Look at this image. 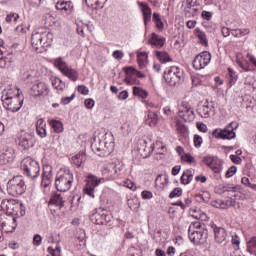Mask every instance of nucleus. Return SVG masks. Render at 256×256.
Here are the masks:
<instances>
[{
	"mask_svg": "<svg viewBox=\"0 0 256 256\" xmlns=\"http://www.w3.org/2000/svg\"><path fill=\"white\" fill-rule=\"evenodd\" d=\"M1 209L5 211L6 215L13 217L14 222L21 217H25L26 215V210L23 203L15 202V200H2Z\"/></svg>",
	"mask_w": 256,
	"mask_h": 256,
	"instance_id": "f257e3e1",
	"label": "nucleus"
},
{
	"mask_svg": "<svg viewBox=\"0 0 256 256\" xmlns=\"http://www.w3.org/2000/svg\"><path fill=\"white\" fill-rule=\"evenodd\" d=\"M13 90H7L3 92L1 96V101L3 103V107L7 109V111H11L12 113H17L23 107V100L19 99V93L17 95H12Z\"/></svg>",
	"mask_w": 256,
	"mask_h": 256,
	"instance_id": "f03ea898",
	"label": "nucleus"
},
{
	"mask_svg": "<svg viewBox=\"0 0 256 256\" xmlns=\"http://www.w3.org/2000/svg\"><path fill=\"white\" fill-rule=\"evenodd\" d=\"M73 185V173L69 169L60 170L55 179V187L57 191L65 193L69 191Z\"/></svg>",
	"mask_w": 256,
	"mask_h": 256,
	"instance_id": "7ed1b4c3",
	"label": "nucleus"
},
{
	"mask_svg": "<svg viewBox=\"0 0 256 256\" xmlns=\"http://www.w3.org/2000/svg\"><path fill=\"white\" fill-rule=\"evenodd\" d=\"M21 170L28 179L35 180L41 173V166H39V162L33 160V158L27 157L21 162Z\"/></svg>",
	"mask_w": 256,
	"mask_h": 256,
	"instance_id": "20e7f679",
	"label": "nucleus"
},
{
	"mask_svg": "<svg viewBox=\"0 0 256 256\" xmlns=\"http://www.w3.org/2000/svg\"><path fill=\"white\" fill-rule=\"evenodd\" d=\"M164 79L170 87H177L185 79V72L178 66H172L169 68L168 72H164Z\"/></svg>",
	"mask_w": 256,
	"mask_h": 256,
	"instance_id": "39448f33",
	"label": "nucleus"
},
{
	"mask_svg": "<svg viewBox=\"0 0 256 256\" xmlns=\"http://www.w3.org/2000/svg\"><path fill=\"white\" fill-rule=\"evenodd\" d=\"M27 190L23 176H15L7 183V193L12 197H19Z\"/></svg>",
	"mask_w": 256,
	"mask_h": 256,
	"instance_id": "423d86ee",
	"label": "nucleus"
},
{
	"mask_svg": "<svg viewBox=\"0 0 256 256\" xmlns=\"http://www.w3.org/2000/svg\"><path fill=\"white\" fill-rule=\"evenodd\" d=\"M239 128V123L237 122H231L229 125H227L223 129H215L212 133L213 137H216V139H235L236 134L235 130Z\"/></svg>",
	"mask_w": 256,
	"mask_h": 256,
	"instance_id": "0eeeda50",
	"label": "nucleus"
},
{
	"mask_svg": "<svg viewBox=\"0 0 256 256\" xmlns=\"http://www.w3.org/2000/svg\"><path fill=\"white\" fill-rule=\"evenodd\" d=\"M207 229L193 230V227L188 229V237L194 245H205L207 243Z\"/></svg>",
	"mask_w": 256,
	"mask_h": 256,
	"instance_id": "6e6552de",
	"label": "nucleus"
},
{
	"mask_svg": "<svg viewBox=\"0 0 256 256\" xmlns=\"http://www.w3.org/2000/svg\"><path fill=\"white\" fill-rule=\"evenodd\" d=\"M121 171H123V166L115 163L104 164L101 169L103 177L108 179V181L113 180L114 177H118V175L121 174Z\"/></svg>",
	"mask_w": 256,
	"mask_h": 256,
	"instance_id": "1a4fd4ad",
	"label": "nucleus"
},
{
	"mask_svg": "<svg viewBox=\"0 0 256 256\" xmlns=\"http://www.w3.org/2000/svg\"><path fill=\"white\" fill-rule=\"evenodd\" d=\"M20 79L25 85H34L39 81V73L35 69L23 68L20 72Z\"/></svg>",
	"mask_w": 256,
	"mask_h": 256,
	"instance_id": "9d476101",
	"label": "nucleus"
},
{
	"mask_svg": "<svg viewBox=\"0 0 256 256\" xmlns=\"http://www.w3.org/2000/svg\"><path fill=\"white\" fill-rule=\"evenodd\" d=\"M209 63H211V53L204 51L194 58L193 67L196 71H201V69H205Z\"/></svg>",
	"mask_w": 256,
	"mask_h": 256,
	"instance_id": "9b49d317",
	"label": "nucleus"
},
{
	"mask_svg": "<svg viewBox=\"0 0 256 256\" xmlns=\"http://www.w3.org/2000/svg\"><path fill=\"white\" fill-rule=\"evenodd\" d=\"M19 147L23 151H29V149L35 147V135L33 133H24L19 138Z\"/></svg>",
	"mask_w": 256,
	"mask_h": 256,
	"instance_id": "f8f14e48",
	"label": "nucleus"
},
{
	"mask_svg": "<svg viewBox=\"0 0 256 256\" xmlns=\"http://www.w3.org/2000/svg\"><path fill=\"white\" fill-rule=\"evenodd\" d=\"M92 223H95V225H108V227H111V221H113V216L109 214H100L98 212L93 213L90 217Z\"/></svg>",
	"mask_w": 256,
	"mask_h": 256,
	"instance_id": "ddd939ff",
	"label": "nucleus"
},
{
	"mask_svg": "<svg viewBox=\"0 0 256 256\" xmlns=\"http://www.w3.org/2000/svg\"><path fill=\"white\" fill-rule=\"evenodd\" d=\"M178 116L186 122L193 121L195 119V112L191 105L187 102L182 103V109L179 110Z\"/></svg>",
	"mask_w": 256,
	"mask_h": 256,
	"instance_id": "4468645a",
	"label": "nucleus"
},
{
	"mask_svg": "<svg viewBox=\"0 0 256 256\" xmlns=\"http://www.w3.org/2000/svg\"><path fill=\"white\" fill-rule=\"evenodd\" d=\"M47 89H49V86L45 84V82H40L38 80L30 88V95H32V97H41Z\"/></svg>",
	"mask_w": 256,
	"mask_h": 256,
	"instance_id": "2eb2a0df",
	"label": "nucleus"
},
{
	"mask_svg": "<svg viewBox=\"0 0 256 256\" xmlns=\"http://www.w3.org/2000/svg\"><path fill=\"white\" fill-rule=\"evenodd\" d=\"M45 32H33L32 33V38H31V43H32V47H34V49H39V47H45V42H43V39H45Z\"/></svg>",
	"mask_w": 256,
	"mask_h": 256,
	"instance_id": "dca6fc26",
	"label": "nucleus"
},
{
	"mask_svg": "<svg viewBox=\"0 0 256 256\" xmlns=\"http://www.w3.org/2000/svg\"><path fill=\"white\" fill-rule=\"evenodd\" d=\"M15 65V58L12 55L4 56L3 50L0 49V68L11 69Z\"/></svg>",
	"mask_w": 256,
	"mask_h": 256,
	"instance_id": "f3484780",
	"label": "nucleus"
},
{
	"mask_svg": "<svg viewBox=\"0 0 256 256\" xmlns=\"http://www.w3.org/2000/svg\"><path fill=\"white\" fill-rule=\"evenodd\" d=\"M212 111H215V107L213 104H209V102L206 101L204 105L198 109V115L203 117V119H209Z\"/></svg>",
	"mask_w": 256,
	"mask_h": 256,
	"instance_id": "a211bd4d",
	"label": "nucleus"
},
{
	"mask_svg": "<svg viewBox=\"0 0 256 256\" xmlns=\"http://www.w3.org/2000/svg\"><path fill=\"white\" fill-rule=\"evenodd\" d=\"M214 239L217 243H223L227 239V231L223 227L214 226Z\"/></svg>",
	"mask_w": 256,
	"mask_h": 256,
	"instance_id": "6ab92c4d",
	"label": "nucleus"
},
{
	"mask_svg": "<svg viewBox=\"0 0 256 256\" xmlns=\"http://www.w3.org/2000/svg\"><path fill=\"white\" fill-rule=\"evenodd\" d=\"M194 175H195V170L186 169L180 178V183L182 185H189V183H191V181H193Z\"/></svg>",
	"mask_w": 256,
	"mask_h": 256,
	"instance_id": "aec40b11",
	"label": "nucleus"
},
{
	"mask_svg": "<svg viewBox=\"0 0 256 256\" xmlns=\"http://www.w3.org/2000/svg\"><path fill=\"white\" fill-rule=\"evenodd\" d=\"M150 45H154L157 49H161L165 45V38L159 36L156 33H152L151 38L149 39Z\"/></svg>",
	"mask_w": 256,
	"mask_h": 256,
	"instance_id": "412c9836",
	"label": "nucleus"
},
{
	"mask_svg": "<svg viewBox=\"0 0 256 256\" xmlns=\"http://www.w3.org/2000/svg\"><path fill=\"white\" fill-rule=\"evenodd\" d=\"M102 181H105V178H98L93 174H89L86 186L95 189V187H99V185H101Z\"/></svg>",
	"mask_w": 256,
	"mask_h": 256,
	"instance_id": "4be33fe9",
	"label": "nucleus"
},
{
	"mask_svg": "<svg viewBox=\"0 0 256 256\" xmlns=\"http://www.w3.org/2000/svg\"><path fill=\"white\" fill-rule=\"evenodd\" d=\"M48 205H55L61 209V207H65V200H63L61 194H54L51 196Z\"/></svg>",
	"mask_w": 256,
	"mask_h": 256,
	"instance_id": "5701e85b",
	"label": "nucleus"
},
{
	"mask_svg": "<svg viewBox=\"0 0 256 256\" xmlns=\"http://www.w3.org/2000/svg\"><path fill=\"white\" fill-rule=\"evenodd\" d=\"M85 161H87V155H85V152H80L72 157V163L73 165H76V167H81Z\"/></svg>",
	"mask_w": 256,
	"mask_h": 256,
	"instance_id": "b1692460",
	"label": "nucleus"
},
{
	"mask_svg": "<svg viewBox=\"0 0 256 256\" xmlns=\"http://www.w3.org/2000/svg\"><path fill=\"white\" fill-rule=\"evenodd\" d=\"M142 13L144 18V25H147V23L151 22V8H149V5L142 3Z\"/></svg>",
	"mask_w": 256,
	"mask_h": 256,
	"instance_id": "393cba45",
	"label": "nucleus"
},
{
	"mask_svg": "<svg viewBox=\"0 0 256 256\" xmlns=\"http://www.w3.org/2000/svg\"><path fill=\"white\" fill-rule=\"evenodd\" d=\"M46 169H49V171H43L42 174V186L43 187H49L51 184V179L53 175L51 174V167H47Z\"/></svg>",
	"mask_w": 256,
	"mask_h": 256,
	"instance_id": "a878e982",
	"label": "nucleus"
},
{
	"mask_svg": "<svg viewBox=\"0 0 256 256\" xmlns=\"http://www.w3.org/2000/svg\"><path fill=\"white\" fill-rule=\"evenodd\" d=\"M54 65L56 69H59V71L63 74L69 66L67 65V62L63 61V58H56L54 60Z\"/></svg>",
	"mask_w": 256,
	"mask_h": 256,
	"instance_id": "bb28decb",
	"label": "nucleus"
},
{
	"mask_svg": "<svg viewBox=\"0 0 256 256\" xmlns=\"http://www.w3.org/2000/svg\"><path fill=\"white\" fill-rule=\"evenodd\" d=\"M49 125L52 127L54 133H63V122L59 120H50Z\"/></svg>",
	"mask_w": 256,
	"mask_h": 256,
	"instance_id": "cd10ccee",
	"label": "nucleus"
},
{
	"mask_svg": "<svg viewBox=\"0 0 256 256\" xmlns=\"http://www.w3.org/2000/svg\"><path fill=\"white\" fill-rule=\"evenodd\" d=\"M62 75H64L65 77H68V79H70V81H77V79H79V72H77V70L73 69V68H68Z\"/></svg>",
	"mask_w": 256,
	"mask_h": 256,
	"instance_id": "c85d7f7f",
	"label": "nucleus"
},
{
	"mask_svg": "<svg viewBox=\"0 0 256 256\" xmlns=\"http://www.w3.org/2000/svg\"><path fill=\"white\" fill-rule=\"evenodd\" d=\"M57 11H65L67 13V11H71L72 7H71V2H67V1H58L55 5Z\"/></svg>",
	"mask_w": 256,
	"mask_h": 256,
	"instance_id": "c756f323",
	"label": "nucleus"
},
{
	"mask_svg": "<svg viewBox=\"0 0 256 256\" xmlns=\"http://www.w3.org/2000/svg\"><path fill=\"white\" fill-rule=\"evenodd\" d=\"M155 54L157 59L160 60V63H169L173 61L167 52L156 51Z\"/></svg>",
	"mask_w": 256,
	"mask_h": 256,
	"instance_id": "7c9ffc66",
	"label": "nucleus"
},
{
	"mask_svg": "<svg viewBox=\"0 0 256 256\" xmlns=\"http://www.w3.org/2000/svg\"><path fill=\"white\" fill-rule=\"evenodd\" d=\"M2 156H4L8 162L11 163L13 159H15V150L11 147H6L3 151H1Z\"/></svg>",
	"mask_w": 256,
	"mask_h": 256,
	"instance_id": "2f4dec72",
	"label": "nucleus"
},
{
	"mask_svg": "<svg viewBox=\"0 0 256 256\" xmlns=\"http://www.w3.org/2000/svg\"><path fill=\"white\" fill-rule=\"evenodd\" d=\"M157 121H158L157 114H155L154 112H149L145 120V123L146 125H149V127H155V125H157Z\"/></svg>",
	"mask_w": 256,
	"mask_h": 256,
	"instance_id": "473e14b6",
	"label": "nucleus"
},
{
	"mask_svg": "<svg viewBox=\"0 0 256 256\" xmlns=\"http://www.w3.org/2000/svg\"><path fill=\"white\" fill-rule=\"evenodd\" d=\"M133 95H135L137 97H141V99H147V97L149 96V92H147V90H145L141 87L134 86L133 87Z\"/></svg>",
	"mask_w": 256,
	"mask_h": 256,
	"instance_id": "72a5a7b5",
	"label": "nucleus"
},
{
	"mask_svg": "<svg viewBox=\"0 0 256 256\" xmlns=\"http://www.w3.org/2000/svg\"><path fill=\"white\" fill-rule=\"evenodd\" d=\"M222 193H237L239 185L233 186L231 184H225L219 187Z\"/></svg>",
	"mask_w": 256,
	"mask_h": 256,
	"instance_id": "f704fd0d",
	"label": "nucleus"
},
{
	"mask_svg": "<svg viewBox=\"0 0 256 256\" xmlns=\"http://www.w3.org/2000/svg\"><path fill=\"white\" fill-rule=\"evenodd\" d=\"M247 251L251 255L256 256V236L252 237L248 242H247Z\"/></svg>",
	"mask_w": 256,
	"mask_h": 256,
	"instance_id": "c9c22d12",
	"label": "nucleus"
},
{
	"mask_svg": "<svg viewBox=\"0 0 256 256\" xmlns=\"http://www.w3.org/2000/svg\"><path fill=\"white\" fill-rule=\"evenodd\" d=\"M249 33H251L249 28L231 30V35H233V37H245V35H249Z\"/></svg>",
	"mask_w": 256,
	"mask_h": 256,
	"instance_id": "e433bc0d",
	"label": "nucleus"
},
{
	"mask_svg": "<svg viewBox=\"0 0 256 256\" xmlns=\"http://www.w3.org/2000/svg\"><path fill=\"white\" fill-rule=\"evenodd\" d=\"M139 145L140 147L138 148V150L146 153L144 157H147L153 151L151 147H147V140H140Z\"/></svg>",
	"mask_w": 256,
	"mask_h": 256,
	"instance_id": "4c0bfd02",
	"label": "nucleus"
},
{
	"mask_svg": "<svg viewBox=\"0 0 256 256\" xmlns=\"http://www.w3.org/2000/svg\"><path fill=\"white\" fill-rule=\"evenodd\" d=\"M52 86L58 91H63V89H65V82H63V80H61L60 78H54L52 80Z\"/></svg>",
	"mask_w": 256,
	"mask_h": 256,
	"instance_id": "58836bf2",
	"label": "nucleus"
},
{
	"mask_svg": "<svg viewBox=\"0 0 256 256\" xmlns=\"http://www.w3.org/2000/svg\"><path fill=\"white\" fill-rule=\"evenodd\" d=\"M98 143V145L92 144V150L96 153H101V151H104L105 147H107V143L101 140H98Z\"/></svg>",
	"mask_w": 256,
	"mask_h": 256,
	"instance_id": "ea45409f",
	"label": "nucleus"
},
{
	"mask_svg": "<svg viewBox=\"0 0 256 256\" xmlns=\"http://www.w3.org/2000/svg\"><path fill=\"white\" fill-rule=\"evenodd\" d=\"M196 36L200 39L202 45H207V35L201 30H196Z\"/></svg>",
	"mask_w": 256,
	"mask_h": 256,
	"instance_id": "a19ab883",
	"label": "nucleus"
},
{
	"mask_svg": "<svg viewBox=\"0 0 256 256\" xmlns=\"http://www.w3.org/2000/svg\"><path fill=\"white\" fill-rule=\"evenodd\" d=\"M183 195V189L181 188H175L173 191L170 192L169 198L175 199V197H181Z\"/></svg>",
	"mask_w": 256,
	"mask_h": 256,
	"instance_id": "79ce46f5",
	"label": "nucleus"
},
{
	"mask_svg": "<svg viewBox=\"0 0 256 256\" xmlns=\"http://www.w3.org/2000/svg\"><path fill=\"white\" fill-rule=\"evenodd\" d=\"M18 19H19V14L17 13H10L6 16L7 23H13V22L17 23Z\"/></svg>",
	"mask_w": 256,
	"mask_h": 256,
	"instance_id": "37998d69",
	"label": "nucleus"
},
{
	"mask_svg": "<svg viewBox=\"0 0 256 256\" xmlns=\"http://www.w3.org/2000/svg\"><path fill=\"white\" fill-rule=\"evenodd\" d=\"M193 143H194V147L199 149V147H201V145H203V138L201 136H199V134H195L193 137Z\"/></svg>",
	"mask_w": 256,
	"mask_h": 256,
	"instance_id": "c03bdc74",
	"label": "nucleus"
},
{
	"mask_svg": "<svg viewBox=\"0 0 256 256\" xmlns=\"http://www.w3.org/2000/svg\"><path fill=\"white\" fill-rule=\"evenodd\" d=\"M36 133L41 137V139L47 137V126H41L36 128Z\"/></svg>",
	"mask_w": 256,
	"mask_h": 256,
	"instance_id": "a18cd8bd",
	"label": "nucleus"
},
{
	"mask_svg": "<svg viewBox=\"0 0 256 256\" xmlns=\"http://www.w3.org/2000/svg\"><path fill=\"white\" fill-rule=\"evenodd\" d=\"M210 169L214 172V173H221V170L223 169V166L221 165V162H216L214 161L213 164L210 166Z\"/></svg>",
	"mask_w": 256,
	"mask_h": 256,
	"instance_id": "49530a36",
	"label": "nucleus"
},
{
	"mask_svg": "<svg viewBox=\"0 0 256 256\" xmlns=\"http://www.w3.org/2000/svg\"><path fill=\"white\" fill-rule=\"evenodd\" d=\"M239 65L244 71H254V69L249 65V62L247 60L239 62Z\"/></svg>",
	"mask_w": 256,
	"mask_h": 256,
	"instance_id": "de8ad7c7",
	"label": "nucleus"
},
{
	"mask_svg": "<svg viewBox=\"0 0 256 256\" xmlns=\"http://www.w3.org/2000/svg\"><path fill=\"white\" fill-rule=\"evenodd\" d=\"M235 173H237V166H232L230 167L225 174L226 179H229L231 177H233V175H235Z\"/></svg>",
	"mask_w": 256,
	"mask_h": 256,
	"instance_id": "09e8293b",
	"label": "nucleus"
},
{
	"mask_svg": "<svg viewBox=\"0 0 256 256\" xmlns=\"http://www.w3.org/2000/svg\"><path fill=\"white\" fill-rule=\"evenodd\" d=\"M84 192L86 195H89V197H92V199H95V188H91L90 186L86 185Z\"/></svg>",
	"mask_w": 256,
	"mask_h": 256,
	"instance_id": "8fccbe9b",
	"label": "nucleus"
},
{
	"mask_svg": "<svg viewBox=\"0 0 256 256\" xmlns=\"http://www.w3.org/2000/svg\"><path fill=\"white\" fill-rule=\"evenodd\" d=\"M214 161H215V157L206 156V157L203 158V163L205 165H207V167L212 166Z\"/></svg>",
	"mask_w": 256,
	"mask_h": 256,
	"instance_id": "3c124183",
	"label": "nucleus"
},
{
	"mask_svg": "<svg viewBox=\"0 0 256 256\" xmlns=\"http://www.w3.org/2000/svg\"><path fill=\"white\" fill-rule=\"evenodd\" d=\"M43 242V238L41 237V235L36 234L33 237V245H35V247H39V245H41V243Z\"/></svg>",
	"mask_w": 256,
	"mask_h": 256,
	"instance_id": "603ef678",
	"label": "nucleus"
},
{
	"mask_svg": "<svg viewBox=\"0 0 256 256\" xmlns=\"http://www.w3.org/2000/svg\"><path fill=\"white\" fill-rule=\"evenodd\" d=\"M75 99V94H72L70 97H62L61 104L62 105H69L71 101Z\"/></svg>",
	"mask_w": 256,
	"mask_h": 256,
	"instance_id": "864d4df0",
	"label": "nucleus"
},
{
	"mask_svg": "<svg viewBox=\"0 0 256 256\" xmlns=\"http://www.w3.org/2000/svg\"><path fill=\"white\" fill-rule=\"evenodd\" d=\"M86 109H93L95 107V100L88 98L84 101Z\"/></svg>",
	"mask_w": 256,
	"mask_h": 256,
	"instance_id": "5fc2aeb1",
	"label": "nucleus"
},
{
	"mask_svg": "<svg viewBox=\"0 0 256 256\" xmlns=\"http://www.w3.org/2000/svg\"><path fill=\"white\" fill-rule=\"evenodd\" d=\"M77 90L81 95H89V88L85 85H79Z\"/></svg>",
	"mask_w": 256,
	"mask_h": 256,
	"instance_id": "6e6d98bb",
	"label": "nucleus"
},
{
	"mask_svg": "<svg viewBox=\"0 0 256 256\" xmlns=\"http://www.w3.org/2000/svg\"><path fill=\"white\" fill-rule=\"evenodd\" d=\"M16 31H17V33H22V35H23V34L27 33V31H29V26L22 24L20 26H17Z\"/></svg>",
	"mask_w": 256,
	"mask_h": 256,
	"instance_id": "4d7b16f0",
	"label": "nucleus"
},
{
	"mask_svg": "<svg viewBox=\"0 0 256 256\" xmlns=\"http://www.w3.org/2000/svg\"><path fill=\"white\" fill-rule=\"evenodd\" d=\"M212 205L216 207V209H225L224 201L223 200H215L212 202Z\"/></svg>",
	"mask_w": 256,
	"mask_h": 256,
	"instance_id": "13d9d810",
	"label": "nucleus"
},
{
	"mask_svg": "<svg viewBox=\"0 0 256 256\" xmlns=\"http://www.w3.org/2000/svg\"><path fill=\"white\" fill-rule=\"evenodd\" d=\"M183 161H186V163H195V157L191 156V154H185L182 156Z\"/></svg>",
	"mask_w": 256,
	"mask_h": 256,
	"instance_id": "bf43d9fd",
	"label": "nucleus"
},
{
	"mask_svg": "<svg viewBox=\"0 0 256 256\" xmlns=\"http://www.w3.org/2000/svg\"><path fill=\"white\" fill-rule=\"evenodd\" d=\"M27 3L30 5V7H34L35 9L41 6V0H27Z\"/></svg>",
	"mask_w": 256,
	"mask_h": 256,
	"instance_id": "052dcab7",
	"label": "nucleus"
},
{
	"mask_svg": "<svg viewBox=\"0 0 256 256\" xmlns=\"http://www.w3.org/2000/svg\"><path fill=\"white\" fill-rule=\"evenodd\" d=\"M230 160L232 161V163H235L236 165H241V157L237 156V155H230Z\"/></svg>",
	"mask_w": 256,
	"mask_h": 256,
	"instance_id": "680f3d73",
	"label": "nucleus"
},
{
	"mask_svg": "<svg viewBox=\"0 0 256 256\" xmlns=\"http://www.w3.org/2000/svg\"><path fill=\"white\" fill-rule=\"evenodd\" d=\"M141 195L143 199H153V193L151 191L144 190Z\"/></svg>",
	"mask_w": 256,
	"mask_h": 256,
	"instance_id": "e2e57ef3",
	"label": "nucleus"
},
{
	"mask_svg": "<svg viewBox=\"0 0 256 256\" xmlns=\"http://www.w3.org/2000/svg\"><path fill=\"white\" fill-rule=\"evenodd\" d=\"M124 72L126 73L127 77L135 75V69L132 66L124 68Z\"/></svg>",
	"mask_w": 256,
	"mask_h": 256,
	"instance_id": "0e129e2a",
	"label": "nucleus"
},
{
	"mask_svg": "<svg viewBox=\"0 0 256 256\" xmlns=\"http://www.w3.org/2000/svg\"><path fill=\"white\" fill-rule=\"evenodd\" d=\"M147 54L146 52H139L137 54V61H147Z\"/></svg>",
	"mask_w": 256,
	"mask_h": 256,
	"instance_id": "69168bd1",
	"label": "nucleus"
},
{
	"mask_svg": "<svg viewBox=\"0 0 256 256\" xmlns=\"http://www.w3.org/2000/svg\"><path fill=\"white\" fill-rule=\"evenodd\" d=\"M48 253H50V255H52V256H61L59 251L55 250V248H53V246L48 247Z\"/></svg>",
	"mask_w": 256,
	"mask_h": 256,
	"instance_id": "338daca9",
	"label": "nucleus"
},
{
	"mask_svg": "<svg viewBox=\"0 0 256 256\" xmlns=\"http://www.w3.org/2000/svg\"><path fill=\"white\" fill-rule=\"evenodd\" d=\"M112 56L114 57V59H121L123 57V51H120V50H115L113 53H112Z\"/></svg>",
	"mask_w": 256,
	"mask_h": 256,
	"instance_id": "774afa93",
	"label": "nucleus"
}]
</instances>
